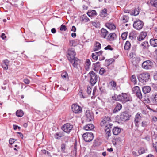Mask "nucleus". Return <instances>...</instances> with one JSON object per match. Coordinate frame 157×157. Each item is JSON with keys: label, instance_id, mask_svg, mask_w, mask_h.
Returning <instances> with one entry per match:
<instances>
[{"label": "nucleus", "instance_id": "1", "mask_svg": "<svg viewBox=\"0 0 157 157\" xmlns=\"http://www.w3.org/2000/svg\"><path fill=\"white\" fill-rule=\"evenodd\" d=\"M150 75L148 72H143L138 75V78L139 81L143 84H145L148 81Z\"/></svg>", "mask_w": 157, "mask_h": 157}, {"label": "nucleus", "instance_id": "2", "mask_svg": "<svg viewBox=\"0 0 157 157\" xmlns=\"http://www.w3.org/2000/svg\"><path fill=\"white\" fill-rule=\"evenodd\" d=\"M154 67L153 61L147 60L144 61L142 64V68L146 70L151 69Z\"/></svg>", "mask_w": 157, "mask_h": 157}, {"label": "nucleus", "instance_id": "3", "mask_svg": "<svg viewBox=\"0 0 157 157\" xmlns=\"http://www.w3.org/2000/svg\"><path fill=\"white\" fill-rule=\"evenodd\" d=\"M84 118L86 122L91 121L94 119V114L91 111L87 110L85 112Z\"/></svg>", "mask_w": 157, "mask_h": 157}, {"label": "nucleus", "instance_id": "4", "mask_svg": "<svg viewBox=\"0 0 157 157\" xmlns=\"http://www.w3.org/2000/svg\"><path fill=\"white\" fill-rule=\"evenodd\" d=\"M111 119L108 117H105L100 123V125L102 126H109V127H112L113 124L109 123V122Z\"/></svg>", "mask_w": 157, "mask_h": 157}, {"label": "nucleus", "instance_id": "5", "mask_svg": "<svg viewBox=\"0 0 157 157\" xmlns=\"http://www.w3.org/2000/svg\"><path fill=\"white\" fill-rule=\"evenodd\" d=\"M89 74L90 77V82L92 85H94L97 81L98 76L93 71L90 72Z\"/></svg>", "mask_w": 157, "mask_h": 157}, {"label": "nucleus", "instance_id": "6", "mask_svg": "<svg viewBox=\"0 0 157 157\" xmlns=\"http://www.w3.org/2000/svg\"><path fill=\"white\" fill-rule=\"evenodd\" d=\"M144 25L143 22L140 20H138L134 22L133 27L135 29L140 30L142 28Z\"/></svg>", "mask_w": 157, "mask_h": 157}, {"label": "nucleus", "instance_id": "7", "mask_svg": "<svg viewBox=\"0 0 157 157\" xmlns=\"http://www.w3.org/2000/svg\"><path fill=\"white\" fill-rule=\"evenodd\" d=\"M82 137L84 140L86 142L91 141L94 137L93 133L89 132L84 133L82 135Z\"/></svg>", "mask_w": 157, "mask_h": 157}, {"label": "nucleus", "instance_id": "8", "mask_svg": "<svg viewBox=\"0 0 157 157\" xmlns=\"http://www.w3.org/2000/svg\"><path fill=\"white\" fill-rule=\"evenodd\" d=\"M67 57L70 62H72V60L74 59L75 55V52L72 49L69 50L67 52Z\"/></svg>", "mask_w": 157, "mask_h": 157}, {"label": "nucleus", "instance_id": "9", "mask_svg": "<svg viewBox=\"0 0 157 157\" xmlns=\"http://www.w3.org/2000/svg\"><path fill=\"white\" fill-rule=\"evenodd\" d=\"M73 126L70 124L67 123L64 124L62 127V130L65 132L69 133L72 130Z\"/></svg>", "mask_w": 157, "mask_h": 157}, {"label": "nucleus", "instance_id": "10", "mask_svg": "<svg viewBox=\"0 0 157 157\" xmlns=\"http://www.w3.org/2000/svg\"><path fill=\"white\" fill-rule=\"evenodd\" d=\"M72 110L75 113H80L82 111V108L78 105L73 104L71 106Z\"/></svg>", "mask_w": 157, "mask_h": 157}, {"label": "nucleus", "instance_id": "11", "mask_svg": "<svg viewBox=\"0 0 157 157\" xmlns=\"http://www.w3.org/2000/svg\"><path fill=\"white\" fill-rule=\"evenodd\" d=\"M147 33L146 32H140L138 36L137 37V40L138 44H140V42L143 40L146 37Z\"/></svg>", "mask_w": 157, "mask_h": 157}, {"label": "nucleus", "instance_id": "12", "mask_svg": "<svg viewBox=\"0 0 157 157\" xmlns=\"http://www.w3.org/2000/svg\"><path fill=\"white\" fill-rule=\"evenodd\" d=\"M128 96L126 93H122L121 95L118 96V101L125 102L128 101Z\"/></svg>", "mask_w": 157, "mask_h": 157}, {"label": "nucleus", "instance_id": "13", "mask_svg": "<svg viewBox=\"0 0 157 157\" xmlns=\"http://www.w3.org/2000/svg\"><path fill=\"white\" fill-rule=\"evenodd\" d=\"M138 34V33L135 30H133L130 32L129 35V39L132 41L136 40V38Z\"/></svg>", "mask_w": 157, "mask_h": 157}, {"label": "nucleus", "instance_id": "14", "mask_svg": "<svg viewBox=\"0 0 157 157\" xmlns=\"http://www.w3.org/2000/svg\"><path fill=\"white\" fill-rule=\"evenodd\" d=\"M72 64L73 67L75 68H78V66L80 63V60L77 58L72 60V62H70Z\"/></svg>", "mask_w": 157, "mask_h": 157}, {"label": "nucleus", "instance_id": "15", "mask_svg": "<svg viewBox=\"0 0 157 157\" xmlns=\"http://www.w3.org/2000/svg\"><path fill=\"white\" fill-rule=\"evenodd\" d=\"M150 43L151 45L154 47H157V38L153 37L150 40Z\"/></svg>", "mask_w": 157, "mask_h": 157}, {"label": "nucleus", "instance_id": "16", "mask_svg": "<svg viewBox=\"0 0 157 157\" xmlns=\"http://www.w3.org/2000/svg\"><path fill=\"white\" fill-rule=\"evenodd\" d=\"M151 102L154 104H157V93H153L151 96Z\"/></svg>", "mask_w": 157, "mask_h": 157}, {"label": "nucleus", "instance_id": "17", "mask_svg": "<svg viewBox=\"0 0 157 157\" xmlns=\"http://www.w3.org/2000/svg\"><path fill=\"white\" fill-rule=\"evenodd\" d=\"M142 117L141 115V113H138L136 115L135 119V124L136 125L137 123V124L139 122L140 120H141V118Z\"/></svg>", "mask_w": 157, "mask_h": 157}, {"label": "nucleus", "instance_id": "18", "mask_svg": "<svg viewBox=\"0 0 157 157\" xmlns=\"http://www.w3.org/2000/svg\"><path fill=\"white\" fill-rule=\"evenodd\" d=\"M127 114V112L126 111L123 112L120 115V118L124 121L127 120L128 119Z\"/></svg>", "mask_w": 157, "mask_h": 157}, {"label": "nucleus", "instance_id": "19", "mask_svg": "<svg viewBox=\"0 0 157 157\" xmlns=\"http://www.w3.org/2000/svg\"><path fill=\"white\" fill-rule=\"evenodd\" d=\"M136 51V48L133 47L132 48V52L130 53L129 54V57L130 59H133L136 57V55L135 53Z\"/></svg>", "mask_w": 157, "mask_h": 157}, {"label": "nucleus", "instance_id": "20", "mask_svg": "<svg viewBox=\"0 0 157 157\" xmlns=\"http://www.w3.org/2000/svg\"><path fill=\"white\" fill-rule=\"evenodd\" d=\"M122 107V106L120 104H117L115 108L113 109V113H116L121 109Z\"/></svg>", "mask_w": 157, "mask_h": 157}, {"label": "nucleus", "instance_id": "21", "mask_svg": "<svg viewBox=\"0 0 157 157\" xmlns=\"http://www.w3.org/2000/svg\"><path fill=\"white\" fill-rule=\"evenodd\" d=\"M9 61L7 59H6L3 61V63L2 65V67L5 70L8 69V65Z\"/></svg>", "mask_w": 157, "mask_h": 157}, {"label": "nucleus", "instance_id": "22", "mask_svg": "<svg viewBox=\"0 0 157 157\" xmlns=\"http://www.w3.org/2000/svg\"><path fill=\"white\" fill-rule=\"evenodd\" d=\"M105 25L110 30L115 29L116 28L115 26L112 23H107L105 24Z\"/></svg>", "mask_w": 157, "mask_h": 157}, {"label": "nucleus", "instance_id": "23", "mask_svg": "<svg viewBox=\"0 0 157 157\" xmlns=\"http://www.w3.org/2000/svg\"><path fill=\"white\" fill-rule=\"evenodd\" d=\"M94 125L92 124H88L84 127V128L86 130H90L94 128Z\"/></svg>", "mask_w": 157, "mask_h": 157}, {"label": "nucleus", "instance_id": "24", "mask_svg": "<svg viewBox=\"0 0 157 157\" xmlns=\"http://www.w3.org/2000/svg\"><path fill=\"white\" fill-rule=\"evenodd\" d=\"M112 127H109V126H106V127H105L104 130L106 132V135L108 138L111 135V131L110 130V128Z\"/></svg>", "mask_w": 157, "mask_h": 157}, {"label": "nucleus", "instance_id": "25", "mask_svg": "<svg viewBox=\"0 0 157 157\" xmlns=\"http://www.w3.org/2000/svg\"><path fill=\"white\" fill-rule=\"evenodd\" d=\"M121 131V129L118 127H115L113 129L112 132L113 134L114 135H117Z\"/></svg>", "mask_w": 157, "mask_h": 157}, {"label": "nucleus", "instance_id": "26", "mask_svg": "<svg viewBox=\"0 0 157 157\" xmlns=\"http://www.w3.org/2000/svg\"><path fill=\"white\" fill-rule=\"evenodd\" d=\"M140 46L142 47L143 49H148L149 47L148 42L147 41H144L143 42L140 44Z\"/></svg>", "mask_w": 157, "mask_h": 157}, {"label": "nucleus", "instance_id": "27", "mask_svg": "<svg viewBox=\"0 0 157 157\" xmlns=\"http://www.w3.org/2000/svg\"><path fill=\"white\" fill-rule=\"evenodd\" d=\"M101 36L104 38H105L108 34V31L105 29L102 28L101 30Z\"/></svg>", "mask_w": 157, "mask_h": 157}, {"label": "nucleus", "instance_id": "28", "mask_svg": "<svg viewBox=\"0 0 157 157\" xmlns=\"http://www.w3.org/2000/svg\"><path fill=\"white\" fill-rule=\"evenodd\" d=\"M116 35L114 33H110L108 36L107 39L110 41H113L115 39Z\"/></svg>", "mask_w": 157, "mask_h": 157}, {"label": "nucleus", "instance_id": "29", "mask_svg": "<svg viewBox=\"0 0 157 157\" xmlns=\"http://www.w3.org/2000/svg\"><path fill=\"white\" fill-rule=\"evenodd\" d=\"M87 14L89 17H91L96 15L97 13L95 10H90L88 11Z\"/></svg>", "mask_w": 157, "mask_h": 157}, {"label": "nucleus", "instance_id": "30", "mask_svg": "<svg viewBox=\"0 0 157 157\" xmlns=\"http://www.w3.org/2000/svg\"><path fill=\"white\" fill-rule=\"evenodd\" d=\"M151 90V88L149 86H144L142 88L143 91L145 94L149 93L150 91Z\"/></svg>", "mask_w": 157, "mask_h": 157}, {"label": "nucleus", "instance_id": "31", "mask_svg": "<svg viewBox=\"0 0 157 157\" xmlns=\"http://www.w3.org/2000/svg\"><path fill=\"white\" fill-rule=\"evenodd\" d=\"M110 84L112 86V88L113 90H118L117 88L118 87H117V85L116 82L113 80L111 81L110 82Z\"/></svg>", "mask_w": 157, "mask_h": 157}, {"label": "nucleus", "instance_id": "32", "mask_svg": "<svg viewBox=\"0 0 157 157\" xmlns=\"http://www.w3.org/2000/svg\"><path fill=\"white\" fill-rule=\"evenodd\" d=\"M63 136V132H59L57 133L54 135V137L56 139H59L60 138Z\"/></svg>", "mask_w": 157, "mask_h": 157}, {"label": "nucleus", "instance_id": "33", "mask_svg": "<svg viewBox=\"0 0 157 157\" xmlns=\"http://www.w3.org/2000/svg\"><path fill=\"white\" fill-rule=\"evenodd\" d=\"M101 48V45L98 42H97L95 44V46L94 48V51H97Z\"/></svg>", "mask_w": 157, "mask_h": 157}, {"label": "nucleus", "instance_id": "34", "mask_svg": "<svg viewBox=\"0 0 157 157\" xmlns=\"http://www.w3.org/2000/svg\"><path fill=\"white\" fill-rule=\"evenodd\" d=\"M150 3L152 6L157 8V0H150Z\"/></svg>", "mask_w": 157, "mask_h": 157}, {"label": "nucleus", "instance_id": "35", "mask_svg": "<svg viewBox=\"0 0 157 157\" xmlns=\"http://www.w3.org/2000/svg\"><path fill=\"white\" fill-rule=\"evenodd\" d=\"M140 90V88L138 86H135L132 89L133 92L136 94Z\"/></svg>", "mask_w": 157, "mask_h": 157}, {"label": "nucleus", "instance_id": "36", "mask_svg": "<svg viewBox=\"0 0 157 157\" xmlns=\"http://www.w3.org/2000/svg\"><path fill=\"white\" fill-rule=\"evenodd\" d=\"M23 115V112L21 110H18L16 112V115L18 117H21Z\"/></svg>", "mask_w": 157, "mask_h": 157}, {"label": "nucleus", "instance_id": "37", "mask_svg": "<svg viewBox=\"0 0 157 157\" xmlns=\"http://www.w3.org/2000/svg\"><path fill=\"white\" fill-rule=\"evenodd\" d=\"M61 76L64 79H67L68 78V74L66 72H63L61 74Z\"/></svg>", "mask_w": 157, "mask_h": 157}, {"label": "nucleus", "instance_id": "38", "mask_svg": "<svg viewBox=\"0 0 157 157\" xmlns=\"http://www.w3.org/2000/svg\"><path fill=\"white\" fill-rule=\"evenodd\" d=\"M107 10L106 9H104L102 10V12L101 13L100 15L102 17H105L107 15Z\"/></svg>", "mask_w": 157, "mask_h": 157}, {"label": "nucleus", "instance_id": "39", "mask_svg": "<svg viewBox=\"0 0 157 157\" xmlns=\"http://www.w3.org/2000/svg\"><path fill=\"white\" fill-rule=\"evenodd\" d=\"M131 81L133 82L134 85L136 84V78L134 75H132L130 78Z\"/></svg>", "mask_w": 157, "mask_h": 157}, {"label": "nucleus", "instance_id": "40", "mask_svg": "<svg viewBox=\"0 0 157 157\" xmlns=\"http://www.w3.org/2000/svg\"><path fill=\"white\" fill-rule=\"evenodd\" d=\"M82 18L83 21L85 22H88L90 21V19L88 18L87 16L85 14L83 15L82 17Z\"/></svg>", "mask_w": 157, "mask_h": 157}, {"label": "nucleus", "instance_id": "41", "mask_svg": "<svg viewBox=\"0 0 157 157\" xmlns=\"http://www.w3.org/2000/svg\"><path fill=\"white\" fill-rule=\"evenodd\" d=\"M127 36V32L123 33L121 35V38L123 40H125Z\"/></svg>", "mask_w": 157, "mask_h": 157}, {"label": "nucleus", "instance_id": "42", "mask_svg": "<svg viewBox=\"0 0 157 157\" xmlns=\"http://www.w3.org/2000/svg\"><path fill=\"white\" fill-rule=\"evenodd\" d=\"M90 64L91 63L90 60L89 59H87L85 64V67L86 69L89 68V67L90 65Z\"/></svg>", "mask_w": 157, "mask_h": 157}, {"label": "nucleus", "instance_id": "43", "mask_svg": "<svg viewBox=\"0 0 157 157\" xmlns=\"http://www.w3.org/2000/svg\"><path fill=\"white\" fill-rule=\"evenodd\" d=\"M147 122L146 121H143L141 123V126L143 127H146L148 125Z\"/></svg>", "mask_w": 157, "mask_h": 157}, {"label": "nucleus", "instance_id": "44", "mask_svg": "<svg viewBox=\"0 0 157 157\" xmlns=\"http://www.w3.org/2000/svg\"><path fill=\"white\" fill-rule=\"evenodd\" d=\"M122 22L124 23L128 21L127 17L126 16H123L121 18Z\"/></svg>", "mask_w": 157, "mask_h": 157}, {"label": "nucleus", "instance_id": "45", "mask_svg": "<svg viewBox=\"0 0 157 157\" xmlns=\"http://www.w3.org/2000/svg\"><path fill=\"white\" fill-rule=\"evenodd\" d=\"M106 70L103 68H101L99 71V73L101 75H102L106 72Z\"/></svg>", "mask_w": 157, "mask_h": 157}, {"label": "nucleus", "instance_id": "46", "mask_svg": "<svg viewBox=\"0 0 157 157\" xmlns=\"http://www.w3.org/2000/svg\"><path fill=\"white\" fill-rule=\"evenodd\" d=\"M136 95L137 97H138L139 99H141L142 98V96L140 90L139 92H138Z\"/></svg>", "mask_w": 157, "mask_h": 157}, {"label": "nucleus", "instance_id": "47", "mask_svg": "<svg viewBox=\"0 0 157 157\" xmlns=\"http://www.w3.org/2000/svg\"><path fill=\"white\" fill-rule=\"evenodd\" d=\"M60 29L61 31H65L67 29L65 25L62 24L60 26Z\"/></svg>", "mask_w": 157, "mask_h": 157}, {"label": "nucleus", "instance_id": "48", "mask_svg": "<svg viewBox=\"0 0 157 157\" xmlns=\"http://www.w3.org/2000/svg\"><path fill=\"white\" fill-rule=\"evenodd\" d=\"M66 148V144L64 143H63L61 145V151L64 152Z\"/></svg>", "mask_w": 157, "mask_h": 157}, {"label": "nucleus", "instance_id": "49", "mask_svg": "<svg viewBox=\"0 0 157 157\" xmlns=\"http://www.w3.org/2000/svg\"><path fill=\"white\" fill-rule=\"evenodd\" d=\"M146 150L144 148H141L138 151V152L140 154H142L145 153Z\"/></svg>", "mask_w": 157, "mask_h": 157}, {"label": "nucleus", "instance_id": "50", "mask_svg": "<svg viewBox=\"0 0 157 157\" xmlns=\"http://www.w3.org/2000/svg\"><path fill=\"white\" fill-rule=\"evenodd\" d=\"M92 57L93 59L94 60H97L98 58V56L95 53H93L92 55Z\"/></svg>", "mask_w": 157, "mask_h": 157}, {"label": "nucleus", "instance_id": "51", "mask_svg": "<svg viewBox=\"0 0 157 157\" xmlns=\"http://www.w3.org/2000/svg\"><path fill=\"white\" fill-rule=\"evenodd\" d=\"M91 23L92 25L96 27H98L99 25V23L98 22H91Z\"/></svg>", "mask_w": 157, "mask_h": 157}, {"label": "nucleus", "instance_id": "52", "mask_svg": "<svg viewBox=\"0 0 157 157\" xmlns=\"http://www.w3.org/2000/svg\"><path fill=\"white\" fill-rule=\"evenodd\" d=\"M69 45L71 46H75L76 44H75V40H70L69 41Z\"/></svg>", "mask_w": 157, "mask_h": 157}, {"label": "nucleus", "instance_id": "53", "mask_svg": "<svg viewBox=\"0 0 157 157\" xmlns=\"http://www.w3.org/2000/svg\"><path fill=\"white\" fill-rule=\"evenodd\" d=\"M112 98L114 100L118 101V96H117V95L115 94H114V96H112Z\"/></svg>", "mask_w": 157, "mask_h": 157}, {"label": "nucleus", "instance_id": "54", "mask_svg": "<svg viewBox=\"0 0 157 157\" xmlns=\"http://www.w3.org/2000/svg\"><path fill=\"white\" fill-rule=\"evenodd\" d=\"M69 137L68 136H65L63 138V140L66 142H68L69 139Z\"/></svg>", "mask_w": 157, "mask_h": 157}, {"label": "nucleus", "instance_id": "55", "mask_svg": "<svg viewBox=\"0 0 157 157\" xmlns=\"http://www.w3.org/2000/svg\"><path fill=\"white\" fill-rule=\"evenodd\" d=\"M105 50H113V49L111 48V46L110 45H108L107 47H105L104 48Z\"/></svg>", "mask_w": 157, "mask_h": 157}, {"label": "nucleus", "instance_id": "56", "mask_svg": "<svg viewBox=\"0 0 157 157\" xmlns=\"http://www.w3.org/2000/svg\"><path fill=\"white\" fill-rule=\"evenodd\" d=\"M136 63H138L141 61V59L139 57H136L135 58Z\"/></svg>", "mask_w": 157, "mask_h": 157}, {"label": "nucleus", "instance_id": "57", "mask_svg": "<svg viewBox=\"0 0 157 157\" xmlns=\"http://www.w3.org/2000/svg\"><path fill=\"white\" fill-rule=\"evenodd\" d=\"M15 139H14L10 138L9 140L10 144H12L14 143L15 141Z\"/></svg>", "mask_w": 157, "mask_h": 157}, {"label": "nucleus", "instance_id": "58", "mask_svg": "<svg viewBox=\"0 0 157 157\" xmlns=\"http://www.w3.org/2000/svg\"><path fill=\"white\" fill-rule=\"evenodd\" d=\"M24 82L26 84H29V80L27 78H25L24 79Z\"/></svg>", "mask_w": 157, "mask_h": 157}, {"label": "nucleus", "instance_id": "59", "mask_svg": "<svg viewBox=\"0 0 157 157\" xmlns=\"http://www.w3.org/2000/svg\"><path fill=\"white\" fill-rule=\"evenodd\" d=\"M145 100L147 103H150L151 102V97H150L149 98H147L146 99H145Z\"/></svg>", "mask_w": 157, "mask_h": 157}, {"label": "nucleus", "instance_id": "60", "mask_svg": "<svg viewBox=\"0 0 157 157\" xmlns=\"http://www.w3.org/2000/svg\"><path fill=\"white\" fill-rule=\"evenodd\" d=\"M91 89L90 87H88L87 90V92L88 94H90L91 93Z\"/></svg>", "mask_w": 157, "mask_h": 157}, {"label": "nucleus", "instance_id": "61", "mask_svg": "<svg viewBox=\"0 0 157 157\" xmlns=\"http://www.w3.org/2000/svg\"><path fill=\"white\" fill-rule=\"evenodd\" d=\"M128 43V41L126 42V43L124 44V50H128V45H127V44Z\"/></svg>", "mask_w": 157, "mask_h": 157}, {"label": "nucleus", "instance_id": "62", "mask_svg": "<svg viewBox=\"0 0 157 157\" xmlns=\"http://www.w3.org/2000/svg\"><path fill=\"white\" fill-rule=\"evenodd\" d=\"M79 95L80 96V97L81 98H84L85 97L82 94V90H81L79 93Z\"/></svg>", "mask_w": 157, "mask_h": 157}, {"label": "nucleus", "instance_id": "63", "mask_svg": "<svg viewBox=\"0 0 157 157\" xmlns=\"http://www.w3.org/2000/svg\"><path fill=\"white\" fill-rule=\"evenodd\" d=\"M102 51H100L99 52H96L95 53V54L97 55V56H100L101 55L102 53Z\"/></svg>", "mask_w": 157, "mask_h": 157}, {"label": "nucleus", "instance_id": "64", "mask_svg": "<svg viewBox=\"0 0 157 157\" xmlns=\"http://www.w3.org/2000/svg\"><path fill=\"white\" fill-rule=\"evenodd\" d=\"M139 13V12L137 11L136 10H134V14L135 16H136L138 15Z\"/></svg>", "mask_w": 157, "mask_h": 157}]
</instances>
